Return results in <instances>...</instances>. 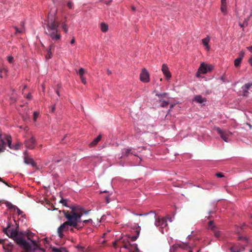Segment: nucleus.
I'll list each match as a JSON object with an SVG mask.
<instances>
[{
    "label": "nucleus",
    "instance_id": "nucleus-1",
    "mask_svg": "<svg viewBox=\"0 0 252 252\" xmlns=\"http://www.w3.org/2000/svg\"><path fill=\"white\" fill-rule=\"evenodd\" d=\"M57 12L56 8H53L50 10L45 24L46 26V33L55 41L60 40L61 37L58 30L60 23L57 20Z\"/></svg>",
    "mask_w": 252,
    "mask_h": 252
},
{
    "label": "nucleus",
    "instance_id": "nucleus-2",
    "mask_svg": "<svg viewBox=\"0 0 252 252\" xmlns=\"http://www.w3.org/2000/svg\"><path fill=\"white\" fill-rule=\"evenodd\" d=\"M89 211H85L84 209L79 206L71 207V211L69 212L67 211H63L64 215H67L71 217V220L77 224L81 222V217L83 214H88Z\"/></svg>",
    "mask_w": 252,
    "mask_h": 252
},
{
    "label": "nucleus",
    "instance_id": "nucleus-3",
    "mask_svg": "<svg viewBox=\"0 0 252 252\" xmlns=\"http://www.w3.org/2000/svg\"><path fill=\"white\" fill-rule=\"evenodd\" d=\"M64 216L67 219V221L62 224L58 229V232L60 237H63V231H67L69 229V226H72L73 228H76L77 229H80L84 225L81 226H79L78 224H77L76 222H75V221L71 220V218L70 216L67 215Z\"/></svg>",
    "mask_w": 252,
    "mask_h": 252
},
{
    "label": "nucleus",
    "instance_id": "nucleus-4",
    "mask_svg": "<svg viewBox=\"0 0 252 252\" xmlns=\"http://www.w3.org/2000/svg\"><path fill=\"white\" fill-rule=\"evenodd\" d=\"M213 68V66L212 65L202 63L198 69L196 75L197 76H198L199 73H206L207 72L212 70Z\"/></svg>",
    "mask_w": 252,
    "mask_h": 252
},
{
    "label": "nucleus",
    "instance_id": "nucleus-5",
    "mask_svg": "<svg viewBox=\"0 0 252 252\" xmlns=\"http://www.w3.org/2000/svg\"><path fill=\"white\" fill-rule=\"evenodd\" d=\"M208 228L213 232L214 235L216 238L220 237L221 235V232L218 230V228L214 224L213 221L211 220L209 221Z\"/></svg>",
    "mask_w": 252,
    "mask_h": 252
},
{
    "label": "nucleus",
    "instance_id": "nucleus-6",
    "mask_svg": "<svg viewBox=\"0 0 252 252\" xmlns=\"http://www.w3.org/2000/svg\"><path fill=\"white\" fill-rule=\"evenodd\" d=\"M178 248H181L184 250H189V252H192V250L190 249V247L189 246L188 243H181L179 244H176L173 245L171 251H175Z\"/></svg>",
    "mask_w": 252,
    "mask_h": 252
},
{
    "label": "nucleus",
    "instance_id": "nucleus-7",
    "mask_svg": "<svg viewBox=\"0 0 252 252\" xmlns=\"http://www.w3.org/2000/svg\"><path fill=\"white\" fill-rule=\"evenodd\" d=\"M216 130L224 141L228 142V136L231 134V132L223 130L220 127L216 128Z\"/></svg>",
    "mask_w": 252,
    "mask_h": 252
},
{
    "label": "nucleus",
    "instance_id": "nucleus-8",
    "mask_svg": "<svg viewBox=\"0 0 252 252\" xmlns=\"http://www.w3.org/2000/svg\"><path fill=\"white\" fill-rule=\"evenodd\" d=\"M6 206L10 210L13 211L14 212H16L18 215H22L23 212L19 209L17 206L13 205L11 202L6 201L5 202Z\"/></svg>",
    "mask_w": 252,
    "mask_h": 252
},
{
    "label": "nucleus",
    "instance_id": "nucleus-9",
    "mask_svg": "<svg viewBox=\"0 0 252 252\" xmlns=\"http://www.w3.org/2000/svg\"><path fill=\"white\" fill-rule=\"evenodd\" d=\"M140 80L144 83H147L150 80L149 74L145 69H143L140 75Z\"/></svg>",
    "mask_w": 252,
    "mask_h": 252
},
{
    "label": "nucleus",
    "instance_id": "nucleus-10",
    "mask_svg": "<svg viewBox=\"0 0 252 252\" xmlns=\"http://www.w3.org/2000/svg\"><path fill=\"white\" fill-rule=\"evenodd\" d=\"M35 139L33 137H32L31 138L27 140L25 142V144L27 148L30 149H33L35 146Z\"/></svg>",
    "mask_w": 252,
    "mask_h": 252
},
{
    "label": "nucleus",
    "instance_id": "nucleus-11",
    "mask_svg": "<svg viewBox=\"0 0 252 252\" xmlns=\"http://www.w3.org/2000/svg\"><path fill=\"white\" fill-rule=\"evenodd\" d=\"M24 162L27 164H31L32 166H35L36 163L33 161V159L29 158L28 156L27 151H25L24 153Z\"/></svg>",
    "mask_w": 252,
    "mask_h": 252
},
{
    "label": "nucleus",
    "instance_id": "nucleus-12",
    "mask_svg": "<svg viewBox=\"0 0 252 252\" xmlns=\"http://www.w3.org/2000/svg\"><path fill=\"white\" fill-rule=\"evenodd\" d=\"M155 225L164 228L167 225V220L164 218H158V220H156Z\"/></svg>",
    "mask_w": 252,
    "mask_h": 252
},
{
    "label": "nucleus",
    "instance_id": "nucleus-13",
    "mask_svg": "<svg viewBox=\"0 0 252 252\" xmlns=\"http://www.w3.org/2000/svg\"><path fill=\"white\" fill-rule=\"evenodd\" d=\"M161 70L166 79H169L171 78V74L166 64H162Z\"/></svg>",
    "mask_w": 252,
    "mask_h": 252
},
{
    "label": "nucleus",
    "instance_id": "nucleus-14",
    "mask_svg": "<svg viewBox=\"0 0 252 252\" xmlns=\"http://www.w3.org/2000/svg\"><path fill=\"white\" fill-rule=\"evenodd\" d=\"M193 100L201 104H204V103L206 102V99L200 95H195Z\"/></svg>",
    "mask_w": 252,
    "mask_h": 252
},
{
    "label": "nucleus",
    "instance_id": "nucleus-15",
    "mask_svg": "<svg viewBox=\"0 0 252 252\" xmlns=\"http://www.w3.org/2000/svg\"><path fill=\"white\" fill-rule=\"evenodd\" d=\"M101 139V135L99 134L96 137L92 142L89 144L90 147H93L95 146L97 143L100 141Z\"/></svg>",
    "mask_w": 252,
    "mask_h": 252
},
{
    "label": "nucleus",
    "instance_id": "nucleus-16",
    "mask_svg": "<svg viewBox=\"0 0 252 252\" xmlns=\"http://www.w3.org/2000/svg\"><path fill=\"white\" fill-rule=\"evenodd\" d=\"M210 38L209 36L207 35V37L205 38L202 39V42L203 45L206 47V48L209 50L210 49V46L209 45V42L210 41Z\"/></svg>",
    "mask_w": 252,
    "mask_h": 252
},
{
    "label": "nucleus",
    "instance_id": "nucleus-17",
    "mask_svg": "<svg viewBox=\"0 0 252 252\" xmlns=\"http://www.w3.org/2000/svg\"><path fill=\"white\" fill-rule=\"evenodd\" d=\"M54 46L53 44H51L49 47V49L47 51V55L46 56V59L47 60H48L50 59L52 57V50H54Z\"/></svg>",
    "mask_w": 252,
    "mask_h": 252
},
{
    "label": "nucleus",
    "instance_id": "nucleus-18",
    "mask_svg": "<svg viewBox=\"0 0 252 252\" xmlns=\"http://www.w3.org/2000/svg\"><path fill=\"white\" fill-rule=\"evenodd\" d=\"M128 251L129 252H139V250L136 244L131 245L130 244Z\"/></svg>",
    "mask_w": 252,
    "mask_h": 252
},
{
    "label": "nucleus",
    "instance_id": "nucleus-19",
    "mask_svg": "<svg viewBox=\"0 0 252 252\" xmlns=\"http://www.w3.org/2000/svg\"><path fill=\"white\" fill-rule=\"evenodd\" d=\"M252 86V84L248 83L246 84L243 87V90L244 95H246L248 93V90Z\"/></svg>",
    "mask_w": 252,
    "mask_h": 252
},
{
    "label": "nucleus",
    "instance_id": "nucleus-20",
    "mask_svg": "<svg viewBox=\"0 0 252 252\" xmlns=\"http://www.w3.org/2000/svg\"><path fill=\"white\" fill-rule=\"evenodd\" d=\"M134 155L133 153L132 152L131 149H127L125 150V152H123L121 156V158H123L125 157H128L129 154Z\"/></svg>",
    "mask_w": 252,
    "mask_h": 252
},
{
    "label": "nucleus",
    "instance_id": "nucleus-21",
    "mask_svg": "<svg viewBox=\"0 0 252 252\" xmlns=\"http://www.w3.org/2000/svg\"><path fill=\"white\" fill-rule=\"evenodd\" d=\"M220 10L224 15L227 13L226 3H221Z\"/></svg>",
    "mask_w": 252,
    "mask_h": 252
},
{
    "label": "nucleus",
    "instance_id": "nucleus-22",
    "mask_svg": "<svg viewBox=\"0 0 252 252\" xmlns=\"http://www.w3.org/2000/svg\"><path fill=\"white\" fill-rule=\"evenodd\" d=\"M101 30L103 32H106L108 31V26L104 23H101L100 25Z\"/></svg>",
    "mask_w": 252,
    "mask_h": 252
},
{
    "label": "nucleus",
    "instance_id": "nucleus-23",
    "mask_svg": "<svg viewBox=\"0 0 252 252\" xmlns=\"http://www.w3.org/2000/svg\"><path fill=\"white\" fill-rule=\"evenodd\" d=\"M249 20V18H247L245 19L243 23H239V25L241 28H243L244 27H247L248 25V21Z\"/></svg>",
    "mask_w": 252,
    "mask_h": 252
},
{
    "label": "nucleus",
    "instance_id": "nucleus-24",
    "mask_svg": "<svg viewBox=\"0 0 252 252\" xmlns=\"http://www.w3.org/2000/svg\"><path fill=\"white\" fill-rule=\"evenodd\" d=\"M241 62H242V60H240L239 59H238V58L236 59L234 62L235 67H239L240 66Z\"/></svg>",
    "mask_w": 252,
    "mask_h": 252
},
{
    "label": "nucleus",
    "instance_id": "nucleus-25",
    "mask_svg": "<svg viewBox=\"0 0 252 252\" xmlns=\"http://www.w3.org/2000/svg\"><path fill=\"white\" fill-rule=\"evenodd\" d=\"M6 140L7 142L8 146L10 148H11V137L10 136H6Z\"/></svg>",
    "mask_w": 252,
    "mask_h": 252
},
{
    "label": "nucleus",
    "instance_id": "nucleus-26",
    "mask_svg": "<svg viewBox=\"0 0 252 252\" xmlns=\"http://www.w3.org/2000/svg\"><path fill=\"white\" fill-rule=\"evenodd\" d=\"M64 248H52V252H62V250H63Z\"/></svg>",
    "mask_w": 252,
    "mask_h": 252
},
{
    "label": "nucleus",
    "instance_id": "nucleus-27",
    "mask_svg": "<svg viewBox=\"0 0 252 252\" xmlns=\"http://www.w3.org/2000/svg\"><path fill=\"white\" fill-rule=\"evenodd\" d=\"M62 29L65 33H67L68 32V28L66 24L65 23L62 24Z\"/></svg>",
    "mask_w": 252,
    "mask_h": 252
},
{
    "label": "nucleus",
    "instance_id": "nucleus-28",
    "mask_svg": "<svg viewBox=\"0 0 252 252\" xmlns=\"http://www.w3.org/2000/svg\"><path fill=\"white\" fill-rule=\"evenodd\" d=\"M244 55H245V52L243 51H241L239 53V57L237 58L238 59H239L240 60H243V58H244Z\"/></svg>",
    "mask_w": 252,
    "mask_h": 252
},
{
    "label": "nucleus",
    "instance_id": "nucleus-29",
    "mask_svg": "<svg viewBox=\"0 0 252 252\" xmlns=\"http://www.w3.org/2000/svg\"><path fill=\"white\" fill-rule=\"evenodd\" d=\"M160 105L162 107H166L168 105V102L163 100L161 101V103Z\"/></svg>",
    "mask_w": 252,
    "mask_h": 252
},
{
    "label": "nucleus",
    "instance_id": "nucleus-30",
    "mask_svg": "<svg viewBox=\"0 0 252 252\" xmlns=\"http://www.w3.org/2000/svg\"><path fill=\"white\" fill-rule=\"evenodd\" d=\"M85 72V70L83 68H80L79 70V74L80 77L83 76Z\"/></svg>",
    "mask_w": 252,
    "mask_h": 252
},
{
    "label": "nucleus",
    "instance_id": "nucleus-31",
    "mask_svg": "<svg viewBox=\"0 0 252 252\" xmlns=\"http://www.w3.org/2000/svg\"><path fill=\"white\" fill-rule=\"evenodd\" d=\"M230 250L231 252H240V250L235 246L231 247Z\"/></svg>",
    "mask_w": 252,
    "mask_h": 252
},
{
    "label": "nucleus",
    "instance_id": "nucleus-32",
    "mask_svg": "<svg viewBox=\"0 0 252 252\" xmlns=\"http://www.w3.org/2000/svg\"><path fill=\"white\" fill-rule=\"evenodd\" d=\"M39 116V113L37 112H33V120L34 122L36 121L37 118Z\"/></svg>",
    "mask_w": 252,
    "mask_h": 252
},
{
    "label": "nucleus",
    "instance_id": "nucleus-33",
    "mask_svg": "<svg viewBox=\"0 0 252 252\" xmlns=\"http://www.w3.org/2000/svg\"><path fill=\"white\" fill-rule=\"evenodd\" d=\"M7 72V70L5 68H3V69H0V77H2V75H3V73H4V74H5Z\"/></svg>",
    "mask_w": 252,
    "mask_h": 252
},
{
    "label": "nucleus",
    "instance_id": "nucleus-34",
    "mask_svg": "<svg viewBox=\"0 0 252 252\" xmlns=\"http://www.w3.org/2000/svg\"><path fill=\"white\" fill-rule=\"evenodd\" d=\"M67 5L69 9H72L73 8V3L71 1H68L67 3Z\"/></svg>",
    "mask_w": 252,
    "mask_h": 252
},
{
    "label": "nucleus",
    "instance_id": "nucleus-35",
    "mask_svg": "<svg viewBox=\"0 0 252 252\" xmlns=\"http://www.w3.org/2000/svg\"><path fill=\"white\" fill-rule=\"evenodd\" d=\"M14 58L12 56H9L7 57V61L9 63H12L13 61Z\"/></svg>",
    "mask_w": 252,
    "mask_h": 252
},
{
    "label": "nucleus",
    "instance_id": "nucleus-36",
    "mask_svg": "<svg viewBox=\"0 0 252 252\" xmlns=\"http://www.w3.org/2000/svg\"><path fill=\"white\" fill-rule=\"evenodd\" d=\"M60 203H62L63 205L65 206H67L66 204V200L63 199H62L60 201Z\"/></svg>",
    "mask_w": 252,
    "mask_h": 252
},
{
    "label": "nucleus",
    "instance_id": "nucleus-37",
    "mask_svg": "<svg viewBox=\"0 0 252 252\" xmlns=\"http://www.w3.org/2000/svg\"><path fill=\"white\" fill-rule=\"evenodd\" d=\"M129 246H130V244L128 243V244H124L122 246H121L122 247H123L126 249H127L128 250H129Z\"/></svg>",
    "mask_w": 252,
    "mask_h": 252
},
{
    "label": "nucleus",
    "instance_id": "nucleus-38",
    "mask_svg": "<svg viewBox=\"0 0 252 252\" xmlns=\"http://www.w3.org/2000/svg\"><path fill=\"white\" fill-rule=\"evenodd\" d=\"M80 79L82 81V82L84 84H86V79L83 76H81V77H80Z\"/></svg>",
    "mask_w": 252,
    "mask_h": 252
},
{
    "label": "nucleus",
    "instance_id": "nucleus-39",
    "mask_svg": "<svg viewBox=\"0 0 252 252\" xmlns=\"http://www.w3.org/2000/svg\"><path fill=\"white\" fill-rule=\"evenodd\" d=\"M216 176L219 178H221V177H223V175L222 173H217L216 174Z\"/></svg>",
    "mask_w": 252,
    "mask_h": 252
},
{
    "label": "nucleus",
    "instance_id": "nucleus-40",
    "mask_svg": "<svg viewBox=\"0 0 252 252\" xmlns=\"http://www.w3.org/2000/svg\"><path fill=\"white\" fill-rule=\"evenodd\" d=\"M92 219H89V220H84L83 222V223L86 224L89 222H92Z\"/></svg>",
    "mask_w": 252,
    "mask_h": 252
},
{
    "label": "nucleus",
    "instance_id": "nucleus-41",
    "mask_svg": "<svg viewBox=\"0 0 252 252\" xmlns=\"http://www.w3.org/2000/svg\"><path fill=\"white\" fill-rule=\"evenodd\" d=\"M112 0H105L104 2L107 5H110L111 2H112Z\"/></svg>",
    "mask_w": 252,
    "mask_h": 252
},
{
    "label": "nucleus",
    "instance_id": "nucleus-42",
    "mask_svg": "<svg viewBox=\"0 0 252 252\" xmlns=\"http://www.w3.org/2000/svg\"><path fill=\"white\" fill-rule=\"evenodd\" d=\"M14 28H15V29L16 30V32H19V33H22V31L21 30H20L17 27H15Z\"/></svg>",
    "mask_w": 252,
    "mask_h": 252
},
{
    "label": "nucleus",
    "instance_id": "nucleus-43",
    "mask_svg": "<svg viewBox=\"0 0 252 252\" xmlns=\"http://www.w3.org/2000/svg\"><path fill=\"white\" fill-rule=\"evenodd\" d=\"M27 98L29 99H32V95L31 94H29L27 96H26Z\"/></svg>",
    "mask_w": 252,
    "mask_h": 252
},
{
    "label": "nucleus",
    "instance_id": "nucleus-44",
    "mask_svg": "<svg viewBox=\"0 0 252 252\" xmlns=\"http://www.w3.org/2000/svg\"><path fill=\"white\" fill-rule=\"evenodd\" d=\"M55 106L53 105L51 107V112L52 113H54L55 112Z\"/></svg>",
    "mask_w": 252,
    "mask_h": 252
},
{
    "label": "nucleus",
    "instance_id": "nucleus-45",
    "mask_svg": "<svg viewBox=\"0 0 252 252\" xmlns=\"http://www.w3.org/2000/svg\"><path fill=\"white\" fill-rule=\"evenodd\" d=\"M243 229L242 227H240L239 228V229H238L236 231V232L237 233H240V231L241 230Z\"/></svg>",
    "mask_w": 252,
    "mask_h": 252
},
{
    "label": "nucleus",
    "instance_id": "nucleus-46",
    "mask_svg": "<svg viewBox=\"0 0 252 252\" xmlns=\"http://www.w3.org/2000/svg\"><path fill=\"white\" fill-rule=\"evenodd\" d=\"M137 238V236H133L131 238V240L132 241H135L136 240Z\"/></svg>",
    "mask_w": 252,
    "mask_h": 252
},
{
    "label": "nucleus",
    "instance_id": "nucleus-47",
    "mask_svg": "<svg viewBox=\"0 0 252 252\" xmlns=\"http://www.w3.org/2000/svg\"><path fill=\"white\" fill-rule=\"evenodd\" d=\"M19 146H20V145L19 144H16L15 146V150H18L19 149Z\"/></svg>",
    "mask_w": 252,
    "mask_h": 252
},
{
    "label": "nucleus",
    "instance_id": "nucleus-48",
    "mask_svg": "<svg viewBox=\"0 0 252 252\" xmlns=\"http://www.w3.org/2000/svg\"><path fill=\"white\" fill-rule=\"evenodd\" d=\"M247 48L252 53V46L250 47H247Z\"/></svg>",
    "mask_w": 252,
    "mask_h": 252
},
{
    "label": "nucleus",
    "instance_id": "nucleus-49",
    "mask_svg": "<svg viewBox=\"0 0 252 252\" xmlns=\"http://www.w3.org/2000/svg\"><path fill=\"white\" fill-rule=\"evenodd\" d=\"M74 43H75V38H74V37H73V38L72 39V40L70 41V43L71 44H73Z\"/></svg>",
    "mask_w": 252,
    "mask_h": 252
},
{
    "label": "nucleus",
    "instance_id": "nucleus-50",
    "mask_svg": "<svg viewBox=\"0 0 252 252\" xmlns=\"http://www.w3.org/2000/svg\"><path fill=\"white\" fill-rule=\"evenodd\" d=\"M0 181H1V182H3L4 184H5V185H6L7 186H9V185H8V184H7V183H6L5 182H4V181H3L2 179V178H1L0 177Z\"/></svg>",
    "mask_w": 252,
    "mask_h": 252
},
{
    "label": "nucleus",
    "instance_id": "nucleus-51",
    "mask_svg": "<svg viewBox=\"0 0 252 252\" xmlns=\"http://www.w3.org/2000/svg\"><path fill=\"white\" fill-rule=\"evenodd\" d=\"M113 245L114 247L116 248V246H117V241H115L113 242Z\"/></svg>",
    "mask_w": 252,
    "mask_h": 252
},
{
    "label": "nucleus",
    "instance_id": "nucleus-52",
    "mask_svg": "<svg viewBox=\"0 0 252 252\" xmlns=\"http://www.w3.org/2000/svg\"><path fill=\"white\" fill-rule=\"evenodd\" d=\"M131 10L133 11L136 10V8L134 6H131Z\"/></svg>",
    "mask_w": 252,
    "mask_h": 252
},
{
    "label": "nucleus",
    "instance_id": "nucleus-53",
    "mask_svg": "<svg viewBox=\"0 0 252 252\" xmlns=\"http://www.w3.org/2000/svg\"><path fill=\"white\" fill-rule=\"evenodd\" d=\"M221 3H226V0H221Z\"/></svg>",
    "mask_w": 252,
    "mask_h": 252
},
{
    "label": "nucleus",
    "instance_id": "nucleus-54",
    "mask_svg": "<svg viewBox=\"0 0 252 252\" xmlns=\"http://www.w3.org/2000/svg\"><path fill=\"white\" fill-rule=\"evenodd\" d=\"M107 74L108 75H109V74H110L111 73V71L109 69H107Z\"/></svg>",
    "mask_w": 252,
    "mask_h": 252
},
{
    "label": "nucleus",
    "instance_id": "nucleus-55",
    "mask_svg": "<svg viewBox=\"0 0 252 252\" xmlns=\"http://www.w3.org/2000/svg\"><path fill=\"white\" fill-rule=\"evenodd\" d=\"M249 62H250V63H251V64H252V58H250V59H249Z\"/></svg>",
    "mask_w": 252,
    "mask_h": 252
},
{
    "label": "nucleus",
    "instance_id": "nucleus-56",
    "mask_svg": "<svg viewBox=\"0 0 252 252\" xmlns=\"http://www.w3.org/2000/svg\"><path fill=\"white\" fill-rule=\"evenodd\" d=\"M106 203H108L109 202V200L108 199V197H106Z\"/></svg>",
    "mask_w": 252,
    "mask_h": 252
},
{
    "label": "nucleus",
    "instance_id": "nucleus-57",
    "mask_svg": "<svg viewBox=\"0 0 252 252\" xmlns=\"http://www.w3.org/2000/svg\"><path fill=\"white\" fill-rule=\"evenodd\" d=\"M56 93L59 96H60L59 91L58 90L56 91Z\"/></svg>",
    "mask_w": 252,
    "mask_h": 252
},
{
    "label": "nucleus",
    "instance_id": "nucleus-58",
    "mask_svg": "<svg viewBox=\"0 0 252 252\" xmlns=\"http://www.w3.org/2000/svg\"><path fill=\"white\" fill-rule=\"evenodd\" d=\"M166 94L165 93H164L163 94H160V96H164ZM158 96H159V95H158Z\"/></svg>",
    "mask_w": 252,
    "mask_h": 252
},
{
    "label": "nucleus",
    "instance_id": "nucleus-59",
    "mask_svg": "<svg viewBox=\"0 0 252 252\" xmlns=\"http://www.w3.org/2000/svg\"><path fill=\"white\" fill-rule=\"evenodd\" d=\"M3 242V240L0 239V244H2Z\"/></svg>",
    "mask_w": 252,
    "mask_h": 252
},
{
    "label": "nucleus",
    "instance_id": "nucleus-60",
    "mask_svg": "<svg viewBox=\"0 0 252 252\" xmlns=\"http://www.w3.org/2000/svg\"><path fill=\"white\" fill-rule=\"evenodd\" d=\"M1 142L2 143V144H5V142L3 140H1Z\"/></svg>",
    "mask_w": 252,
    "mask_h": 252
},
{
    "label": "nucleus",
    "instance_id": "nucleus-61",
    "mask_svg": "<svg viewBox=\"0 0 252 252\" xmlns=\"http://www.w3.org/2000/svg\"><path fill=\"white\" fill-rule=\"evenodd\" d=\"M173 107V104L171 105L170 109H172Z\"/></svg>",
    "mask_w": 252,
    "mask_h": 252
},
{
    "label": "nucleus",
    "instance_id": "nucleus-62",
    "mask_svg": "<svg viewBox=\"0 0 252 252\" xmlns=\"http://www.w3.org/2000/svg\"><path fill=\"white\" fill-rule=\"evenodd\" d=\"M70 231H72V232H74L73 228H71L70 229Z\"/></svg>",
    "mask_w": 252,
    "mask_h": 252
},
{
    "label": "nucleus",
    "instance_id": "nucleus-63",
    "mask_svg": "<svg viewBox=\"0 0 252 252\" xmlns=\"http://www.w3.org/2000/svg\"><path fill=\"white\" fill-rule=\"evenodd\" d=\"M3 150H2L1 148L0 147V152H2Z\"/></svg>",
    "mask_w": 252,
    "mask_h": 252
},
{
    "label": "nucleus",
    "instance_id": "nucleus-64",
    "mask_svg": "<svg viewBox=\"0 0 252 252\" xmlns=\"http://www.w3.org/2000/svg\"><path fill=\"white\" fill-rule=\"evenodd\" d=\"M26 87H27V86H24V89H26Z\"/></svg>",
    "mask_w": 252,
    "mask_h": 252
}]
</instances>
